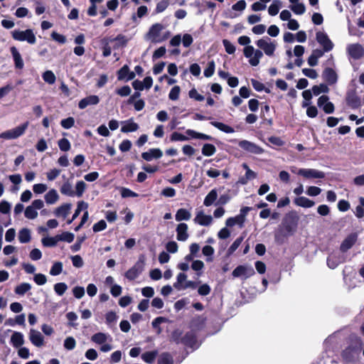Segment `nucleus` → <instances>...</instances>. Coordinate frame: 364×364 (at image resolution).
I'll return each instance as SVG.
<instances>
[{
  "mask_svg": "<svg viewBox=\"0 0 364 364\" xmlns=\"http://www.w3.org/2000/svg\"><path fill=\"white\" fill-rule=\"evenodd\" d=\"M187 281V275L184 273H179L176 277V282L173 284L174 288L178 290H183V286Z\"/></svg>",
  "mask_w": 364,
  "mask_h": 364,
  "instance_id": "obj_32",
  "label": "nucleus"
},
{
  "mask_svg": "<svg viewBox=\"0 0 364 364\" xmlns=\"http://www.w3.org/2000/svg\"><path fill=\"white\" fill-rule=\"evenodd\" d=\"M100 102V98L97 95H90L82 99L79 103L78 107L80 109H83L89 105H97Z\"/></svg>",
  "mask_w": 364,
  "mask_h": 364,
  "instance_id": "obj_17",
  "label": "nucleus"
},
{
  "mask_svg": "<svg viewBox=\"0 0 364 364\" xmlns=\"http://www.w3.org/2000/svg\"><path fill=\"white\" fill-rule=\"evenodd\" d=\"M358 239V235L356 233L350 234L342 242L341 245V250L343 252H346L349 250L356 242Z\"/></svg>",
  "mask_w": 364,
  "mask_h": 364,
  "instance_id": "obj_21",
  "label": "nucleus"
},
{
  "mask_svg": "<svg viewBox=\"0 0 364 364\" xmlns=\"http://www.w3.org/2000/svg\"><path fill=\"white\" fill-rule=\"evenodd\" d=\"M60 149L63 151H68L70 149L71 145L68 139L63 138L58 142Z\"/></svg>",
  "mask_w": 364,
  "mask_h": 364,
  "instance_id": "obj_54",
  "label": "nucleus"
},
{
  "mask_svg": "<svg viewBox=\"0 0 364 364\" xmlns=\"http://www.w3.org/2000/svg\"><path fill=\"white\" fill-rule=\"evenodd\" d=\"M48 189V186L44 183H36L33 186V191L36 194H41L46 192Z\"/></svg>",
  "mask_w": 364,
  "mask_h": 364,
  "instance_id": "obj_60",
  "label": "nucleus"
},
{
  "mask_svg": "<svg viewBox=\"0 0 364 364\" xmlns=\"http://www.w3.org/2000/svg\"><path fill=\"white\" fill-rule=\"evenodd\" d=\"M282 6V2L279 0H274L272 4L269 6L268 13L271 16H275L279 13V9Z\"/></svg>",
  "mask_w": 364,
  "mask_h": 364,
  "instance_id": "obj_38",
  "label": "nucleus"
},
{
  "mask_svg": "<svg viewBox=\"0 0 364 364\" xmlns=\"http://www.w3.org/2000/svg\"><path fill=\"white\" fill-rule=\"evenodd\" d=\"M234 277H243L245 279L249 278L255 274L253 268L250 266L240 265L232 272Z\"/></svg>",
  "mask_w": 364,
  "mask_h": 364,
  "instance_id": "obj_10",
  "label": "nucleus"
},
{
  "mask_svg": "<svg viewBox=\"0 0 364 364\" xmlns=\"http://www.w3.org/2000/svg\"><path fill=\"white\" fill-rule=\"evenodd\" d=\"M91 341L98 345H102L106 342H111L112 341V337L105 333H97L92 336Z\"/></svg>",
  "mask_w": 364,
  "mask_h": 364,
  "instance_id": "obj_20",
  "label": "nucleus"
},
{
  "mask_svg": "<svg viewBox=\"0 0 364 364\" xmlns=\"http://www.w3.org/2000/svg\"><path fill=\"white\" fill-rule=\"evenodd\" d=\"M42 77L46 82L50 85L54 84L56 80V77L51 70H47L44 72L43 73Z\"/></svg>",
  "mask_w": 364,
  "mask_h": 364,
  "instance_id": "obj_45",
  "label": "nucleus"
},
{
  "mask_svg": "<svg viewBox=\"0 0 364 364\" xmlns=\"http://www.w3.org/2000/svg\"><path fill=\"white\" fill-rule=\"evenodd\" d=\"M175 218L178 222L182 220H189L191 218V213L189 210L185 208H180L177 210Z\"/></svg>",
  "mask_w": 364,
  "mask_h": 364,
  "instance_id": "obj_29",
  "label": "nucleus"
},
{
  "mask_svg": "<svg viewBox=\"0 0 364 364\" xmlns=\"http://www.w3.org/2000/svg\"><path fill=\"white\" fill-rule=\"evenodd\" d=\"M60 193L70 197L75 196V191L73 189V184L68 179L64 181L60 187Z\"/></svg>",
  "mask_w": 364,
  "mask_h": 364,
  "instance_id": "obj_26",
  "label": "nucleus"
},
{
  "mask_svg": "<svg viewBox=\"0 0 364 364\" xmlns=\"http://www.w3.org/2000/svg\"><path fill=\"white\" fill-rule=\"evenodd\" d=\"M18 240L21 243H28L31 240V231L28 228H22L18 232Z\"/></svg>",
  "mask_w": 364,
  "mask_h": 364,
  "instance_id": "obj_28",
  "label": "nucleus"
},
{
  "mask_svg": "<svg viewBox=\"0 0 364 364\" xmlns=\"http://www.w3.org/2000/svg\"><path fill=\"white\" fill-rule=\"evenodd\" d=\"M28 338L31 343L36 347H42L44 345V337L42 333L34 329L31 328L29 331Z\"/></svg>",
  "mask_w": 364,
  "mask_h": 364,
  "instance_id": "obj_11",
  "label": "nucleus"
},
{
  "mask_svg": "<svg viewBox=\"0 0 364 364\" xmlns=\"http://www.w3.org/2000/svg\"><path fill=\"white\" fill-rule=\"evenodd\" d=\"M218 198V192L215 188L212 189L205 196L203 204L206 207H209L214 203Z\"/></svg>",
  "mask_w": 364,
  "mask_h": 364,
  "instance_id": "obj_27",
  "label": "nucleus"
},
{
  "mask_svg": "<svg viewBox=\"0 0 364 364\" xmlns=\"http://www.w3.org/2000/svg\"><path fill=\"white\" fill-rule=\"evenodd\" d=\"M75 124V119L73 117H68L66 119H64L61 120L60 124L61 126L65 129H70Z\"/></svg>",
  "mask_w": 364,
  "mask_h": 364,
  "instance_id": "obj_63",
  "label": "nucleus"
},
{
  "mask_svg": "<svg viewBox=\"0 0 364 364\" xmlns=\"http://www.w3.org/2000/svg\"><path fill=\"white\" fill-rule=\"evenodd\" d=\"M10 50L13 56L16 68L22 69L23 68L24 63L20 53L16 47H11Z\"/></svg>",
  "mask_w": 364,
  "mask_h": 364,
  "instance_id": "obj_23",
  "label": "nucleus"
},
{
  "mask_svg": "<svg viewBox=\"0 0 364 364\" xmlns=\"http://www.w3.org/2000/svg\"><path fill=\"white\" fill-rule=\"evenodd\" d=\"M10 342L16 348L21 347L24 343V336L21 332L15 331L11 336Z\"/></svg>",
  "mask_w": 364,
  "mask_h": 364,
  "instance_id": "obj_22",
  "label": "nucleus"
},
{
  "mask_svg": "<svg viewBox=\"0 0 364 364\" xmlns=\"http://www.w3.org/2000/svg\"><path fill=\"white\" fill-rule=\"evenodd\" d=\"M294 203L299 207L310 208L315 205V202L306 197L299 196L294 198Z\"/></svg>",
  "mask_w": 364,
  "mask_h": 364,
  "instance_id": "obj_19",
  "label": "nucleus"
},
{
  "mask_svg": "<svg viewBox=\"0 0 364 364\" xmlns=\"http://www.w3.org/2000/svg\"><path fill=\"white\" fill-rule=\"evenodd\" d=\"M321 193V189L317 186H311L307 187L306 193L309 196L315 197L318 196Z\"/></svg>",
  "mask_w": 364,
  "mask_h": 364,
  "instance_id": "obj_55",
  "label": "nucleus"
},
{
  "mask_svg": "<svg viewBox=\"0 0 364 364\" xmlns=\"http://www.w3.org/2000/svg\"><path fill=\"white\" fill-rule=\"evenodd\" d=\"M158 364H173V358L169 353H163L158 358Z\"/></svg>",
  "mask_w": 364,
  "mask_h": 364,
  "instance_id": "obj_41",
  "label": "nucleus"
},
{
  "mask_svg": "<svg viewBox=\"0 0 364 364\" xmlns=\"http://www.w3.org/2000/svg\"><path fill=\"white\" fill-rule=\"evenodd\" d=\"M245 221L242 218V217H240L239 215H236L235 217H232V218H229L226 220L225 221V225L226 226L228 227H232L234 226L235 225L237 224L239 225L240 227H242L243 226V224H244Z\"/></svg>",
  "mask_w": 364,
  "mask_h": 364,
  "instance_id": "obj_33",
  "label": "nucleus"
},
{
  "mask_svg": "<svg viewBox=\"0 0 364 364\" xmlns=\"http://www.w3.org/2000/svg\"><path fill=\"white\" fill-rule=\"evenodd\" d=\"M31 289V286L28 283H22L18 285L15 289V292L19 295H23L26 292Z\"/></svg>",
  "mask_w": 364,
  "mask_h": 364,
  "instance_id": "obj_48",
  "label": "nucleus"
},
{
  "mask_svg": "<svg viewBox=\"0 0 364 364\" xmlns=\"http://www.w3.org/2000/svg\"><path fill=\"white\" fill-rule=\"evenodd\" d=\"M63 271V263L60 262H55L50 270V274L53 276L59 275Z\"/></svg>",
  "mask_w": 364,
  "mask_h": 364,
  "instance_id": "obj_49",
  "label": "nucleus"
},
{
  "mask_svg": "<svg viewBox=\"0 0 364 364\" xmlns=\"http://www.w3.org/2000/svg\"><path fill=\"white\" fill-rule=\"evenodd\" d=\"M316 39L326 52L331 51L334 47L333 43L323 31L316 32Z\"/></svg>",
  "mask_w": 364,
  "mask_h": 364,
  "instance_id": "obj_7",
  "label": "nucleus"
},
{
  "mask_svg": "<svg viewBox=\"0 0 364 364\" xmlns=\"http://www.w3.org/2000/svg\"><path fill=\"white\" fill-rule=\"evenodd\" d=\"M238 145L243 150L254 154H261L264 152L262 148L247 140L240 141Z\"/></svg>",
  "mask_w": 364,
  "mask_h": 364,
  "instance_id": "obj_9",
  "label": "nucleus"
},
{
  "mask_svg": "<svg viewBox=\"0 0 364 364\" xmlns=\"http://www.w3.org/2000/svg\"><path fill=\"white\" fill-rule=\"evenodd\" d=\"M171 35L169 31L166 30L164 25L160 23L153 24L145 35V39L154 43H162L167 40Z\"/></svg>",
  "mask_w": 364,
  "mask_h": 364,
  "instance_id": "obj_1",
  "label": "nucleus"
},
{
  "mask_svg": "<svg viewBox=\"0 0 364 364\" xmlns=\"http://www.w3.org/2000/svg\"><path fill=\"white\" fill-rule=\"evenodd\" d=\"M213 221V217L205 214L202 210L198 211L194 218V222L202 226H209L212 224Z\"/></svg>",
  "mask_w": 364,
  "mask_h": 364,
  "instance_id": "obj_13",
  "label": "nucleus"
},
{
  "mask_svg": "<svg viewBox=\"0 0 364 364\" xmlns=\"http://www.w3.org/2000/svg\"><path fill=\"white\" fill-rule=\"evenodd\" d=\"M323 76L330 85L334 84L337 81V75L332 68H326L323 73Z\"/></svg>",
  "mask_w": 364,
  "mask_h": 364,
  "instance_id": "obj_25",
  "label": "nucleus"
},
{
  "mask_svg": "<svg viewBox=\"0 0 364 364\" xmlns=\"http://www.w3.org/2000/svg\"><path fill=\"white\" fill-rule=\"evenodd\" d=\"M246 2L245 0H240L236 4L232 5V9L236 11L242 12L246 8Z\"/></svg>",
  "mask_w": 364,
  "mask_h": 364,
  "instance_id": "obj_64",
  "label": "nucleus"
},
{
  "mask_svg": "<svg viewBox=\"0 0 364 364\" xmlns=\"http://www.w3.org/2000/svg\"><path fill=\"white\" fill-rule=\"evenodd\" d=\"M296 174L304 177L306 179L323 178L324 172L315 168H299Z\"/></svg>",
  "mask_w": 364,
  "mask_h": 364,
  "instance_id": "obj_6",
  "label": "nucleus"
},
{
  "mask_svg": "<svg viewBox=\"0 0 364 364\" xmlns=\"http://www.w3.org/2000/svg\"><path fill=\"white\" fill-rule=\"evenodd\" d=\"M143 269L144 262L139 261L125 273V277L129 280H134L139 277V275L142 272Z\"/></svg>",
  "mask_w": 364,
  "mask_h": 364,
  "instance_id": "obj_12",
  "label": "nucleus"
},
{
  "mask_svg": "<svg viewBox=\"0 0 364 364\" xmlns=\"http://www.w3.org/2000/svg\"><path fill=\"white\" fill-rule=\"evenodd\" d=\"M61 171L58 168H52L49 170L48 172H46V178L47 180L49 181H54L56 178L58 177V176L60 174Z\"/></svg>",
  "mask_w": 364,
  "mask_h": 364,
  "instance_id": "obj_52",
  "label": "nucleus"
},
{
  "mask_svg": "<svg viewBox=\"0 0 364 364\" xmlns=\"http://www.w3.org/2000/svg\"><path fill=\"white\" fill-rule=\"evenodd\" d=\"M188 227L187 224L181 223H179L176 229V239L178 241L185 242L188 240L189 235L188 232Z\"/></svg>",
  "mask_w": 364,
  "mask_h": 364,
  "instance_id": "obj_15",
  "label": "nucleus"
},
{
  "mask_svg": "<svg viewBox=\"0 0 364 364\" xmlns=\"http://www.w3.org/2000/svg\"><path fill=\"white\" fill-rule=\"evenodd\" d=\"M12 38L18 41H26L28 44L33 45L36 43V37L32 29L24 31L16 29L11 31Z\"/></svg>",
  "mask_w": 364,
  "mask_h": 364,
  "instance_id": "obj_3",
  "label": "nucleus"
},
{
  "mask_svg": "<svg viewBox=\"0 0 364 364\" xmlns=\"http://www.w3.org/2000/svg\"><path fill=\"white\" fill-rule=\"evenodd\" d=\"M223 44L225 47V51L229 54H232L235 52V46L231 43L228 40L224 39L223 41Z\"/></svg>",
  "mask_w": 364,
  "mask_h": 364,
  "instance_id": "obj_62",
  "label": "nucleus"
},
{
  "mask_svg": "<svg viewBox=\"0 0 364 364\" xmlns=\"http://www.w3.org/2000/svg\"><path fill=\"white\" fill-rule=\"evenodd\" d=\"M205 264L201 260H193L191 264V269L196 272L198 277L202 275L203 269H204Z\"/></svg>",
  "mask_w": 364,
  "mask_h": 364,
  "instance_id": "obj_34",
  "label": "nucleus"
},
{
  "mask_svg": "<svg viewBox=\"0 0 364 364\" xmlns=\"http://www.w3.org/2000/svg\"><path fill=\"white\" fill-rule=\"evenodd\" d=\"M214 249L210 245H205L202 249V252L204 256L207 257L206 260L208 262L213 261L212 255L214 254Z\"/></svg>",
  "mask_w": 364,
  "mask_h": 364,
  "instance_id": "obj_51",
  "label": "nucleus"
},
{
  "mask_svg": "<svg viewBox=\"0 0 364 364\" xmlns=\"http://www.w3.org/2000/svg\"><path fill=\"white\" fill-rule=\"evenodd\" d=\"M28 127V122H26L14 129H11V130L14 132V135L15 136L16 139L21 136L24 134L26 130L27 129Z\"/></svg>",
  "mask_w": 364,
  "mask_h": 364,
  "instance_id": "obj_36",
  "label": "nucleus"
},
{
  "mask_svg": "<svg viewBox=\"0 0 364 364\" xmlns=\"http://www.w3.org/2000/svg\"><path fill=\"white\" fill-rule=\"evenodd\" d=\"M59 199V195L56 190L50 189L46 195H45V200L48 204H54Z\"/></svg>",
  "mask_w": 364,
  "mask_h": 364,
  "instance_id": "obj_30",
  "label": "nucleus"
},
{
  "mask_svg": "<svg viewBox=\"0 0 364 364\" xmlns=\"http://www.w3.org/2000/svg\"><path fill=\"white\" fill-rule=\"evenodd\" d=\"M163 152L160 149H150L149 151L141 154V157L147 161H150L154 159H159L162 156Z\"/></svg>",
  "mask_w": 364,
  "mask_h": 364,
  "instance_id": "obj_18",
  "label": "nucleus"
},
{
  "mask_svg": "<svg viewBox=\"0 0 364 364\" xmlns=\"http://www.w3.org/2000/svg\"><path fill=\"white\" fill-rule=\"evenodd\" d=\"M70 209L71 205L69 203H65L56 208L55 214L58 217L62 216L65 218L69 214Z\"/></svg>",
  "mask_w": 364,
  "mask_h": 364,
  "instance_id": "obj_31",
  "label": "nucleus"
},
{
  "mask_svg": "<svg viewBox=\"0 0 364 364\" xmlns=\"http://www.w3.org/2000/svg\"><path fill=\"white\" fill-rule=\"evenodd\" d=\"M87 207H88V204L87 203H85L84 201L78 202L77 209L75 210V213L73 214L72 218L68 221V223L70 224L74 220H75L78 217L80 212L82 210H87Z\"/></svg>",
  "mask_w": 364,
  "mask_h": 364,
  "instance_id": "obj_35",
  "label": "nucleus"
},
{
  "mask_svg": "<svg viewBox=\"0 0 364 364\" xmlns=\"http://www.w3.org/2000/svg\"><path fill=\"white\" fill-rule=\"evenodd\" d=\"M135 77V74L133 72H129V67L124 65L118 72L119 80H132Z\"/></svg>",
  "mask_w": 364,
  "mask_h": 364,
  "instance_id": "obj_24",
  "label": "nucleus"
},
{
  "mask_svg": "<svg viewBox=\"0 0 364 364\" xmlns=\"http://www.w3.org/2000/svg\"><path fill=\"white\" fill-rule=\"evenodd\" d=\"M58 240L59 241H65L68 243L72 242L74 240L75 235L74 234L69 232H63L60 235H58Z\"/></svg>",
  "mask_w": 364,
  "mask_h": 364,
  "instance_id": "obj_47",
  "label": "nucleus"
},
{
  "mask_svg": "<svg viewBox=\"0 0 364 364\" xmlns=\"http://www.w3.org/2000/svg\"><path fill=\"white\" fill-rule=\"evenodd\" d=\"M53 289H54L55 292L58 295L62 296L64 294V293L68 289V285L64 282H60V283L55 284L54 285Z\"/></svg>",
  "mask_w": 364,
  "mask_h": 364,
  "instance_id": "obj_50",
  "label": "nucleus"
},
{
  "mask_svg": "<svg viewBox=\"0 0 364 364\" xmlns=\"http://www.w3.org/2000/svg\"><path fill=\"white\" fill-rule=\"evenodd\" d=\"M312 92L314 95L318 96L321 93H327L329 91L328 87L325 84H320L319 85H314L312 87Z\"/></svg>",
  "mask_w": 364,
  "mask_h": 364,
  "instance_id": "obj_43",
  "label": "nucleus"
},
{
  "mask_svg": "<svg viewBox=\"0 0 364 364\" xmlns=\"http://www.w3.org/2000/svg\"><path fill=\"white\" fill-rule=\"evenodd\" d=\"M121 132L123 133L136 132L139 129V125L134 122L132 118L121 122Z\"/></svg>",
  "mask_w": 364,
  "mask_h": 364,
  "instance_id": "obj_16",
  "label": "nucleus"
},
{
  "mask_svg": "<svg viewBox=\"0 0 364 364\" xmlns=\"http://www.w3.org/2000/svg\"><path fill=\"white\" fill-rule=\"evenodd\" d=\"M289 8L294 14L297 15H301L304 14L306 11L305 6L304 5V4L300 2L291 4Z\"/></svg>",
  "mask_w": 364,
  "mask_h": 364,
  "instance_id": "obj_42",
  "label": "nucleus"
},
{
  "mask_svg": "<svg viewBox=\"0 0 364 364\" xmlns=\"http://www.w3.org/2000/svg\"><path fill=\"white\" fill-rule=\"evenodd\" d=\"M158 355L156 350L145 352L141 355V359L146 363H151Z\"/></svg>",
  "mask_w": 364,
  "mask_h": 364,
  "instance_id": "obj_37",
  "label": "nucleus"
},
{
  "mask_svg": "<svg viewBox=\"0 0 364 364\" xmlns=\"http://www.w3.org/2000/svg\"><path fill=\"white\" fill-rule=\"evenodd\" d=\"M215 151V146L211 144H205L202 148V154L205 156H213Z\"/></svg>",
  "mask_w": 364,
  "mask_h": 364,
  "instance_id": "obj_44",
  "label": "nucleus"
},
{
  "mask_svg": "<svg viewBox=\"0 0 364 364\" xmlns=\"http://www.w3.org/2000/svg\"><path fill=\"white\" fill-rule=\"evenodd\" d=\"M58 242L57 235L55 237H46L41 240V242L45 247H54Z\"/></svg>",
  "mask_w": 364,
  "mask_h": 364,
  "instance_id": "obj_46",
  "label": "nucleus"
},
{
  "mask_svg": "<svg viewBox=\"0 0 364 364\" xmlns=\"http://www.w3.org/2000/svg\"><path fill=\"white\" fill-rule=\"evenodd\" d=\"M185 343L193 348H197L199 346V343L192 336V335H187L185 338Z\"/></svg>",
  "mask_w": 364,
  "mask_h": 364,
  "instance_id": "obj_57",
  "label": "nucleus"
},
{
  "mask_svg": "<svg viewBox=\"0 0 364 364\" xmlns=\"http://www.w3.org/2000/svg\"><path fill=\"white\" fill-rule=\"evenodd\" d=\"M243 240L242 237L237 238L228 249L229 255H232L241 245Z\"/></svg>",
  "mask_w": 364,
  "mask_h": 364,
  "instance_id": "obj_61",
  "label": "nucleus"
},
{
  "mask_svg": "<svg viewBox=\"0 0 364 364\" xmlns=\"http://www.w3.org/2000/svg\"><path fill=\"white\" fill-rule=\"evenodd\" d=\"M44 203L41 199L34 200L31 204L26 207L24 215L29 220H33L38 217V210L43 208Z\"/></svg>",
  "mask_w": 364,
  "mask_h": 364,
  "instance_id": "obj_5",
  "label": "nucleus"
},
{
  "mask_svg": "<svg viewBox=\"0 0 364 364\" xmlns=\"http://www.w3.org/2000/svg\"><path fill=\"white\" fill-rule=\"evenodd\" d=\"M244 55L249 58V63L252 66L259 65L260 59L263 57L264 52L261 49H255L252 46H247L243 50Z\"/></svg>",
  "mask_w": 364,
  "mask_h": 364,
  "instance_id": "obj_4",
  "label": "nucleus"
},
{
  "mask_svg": "<svg viewBox=\"0 0 364 364\" xmlns=\"http://www.w3.org/2000/svg\"><path fill=\"white\" fill-rule=\"evenodd\" d=\"M75 346H76V341L73 337H71V336L68 337L64 341V347L67 350H73L75 348Z\"/></svg>",
  "mask_w": 364,
  "mask_h": 364,
  "instance_id": "obj_58",
  "label": "nucleus"
},
{
  "mask_svg": "<svg viewBox=\"0 0 364 364\" xmlns=\"http://www.w3.org/2000/svg\"><path fill=\"white\" fill-rule=\"evenodd\" d=\"M344 257L340 252L331 254L327 258V264L329 268L335 269L339 264L343 262Z\"/></svg>",
  "mask_w": 364,
  "mask_h": 364,
  "instance_id": "obj_14",
  "label": "nucleus"
},
{
  "mask_svg": "<svg viewBox=\"0 0 364 364\" xmlns=\"http://www.w3.org/2000/svg\"><path fill=\"white\" fill-rule=\"evenodd\" d=\"M256 46L261 49L264 53L269 57L274 55L277 47V43L274 40L265 36L256 41Z\"/></svg>",
  "mask_w": 364,
  "mask_h": 364,
  "instance_id": "obj_2",
  "label": "nucleus"
},
{
  "mask_svg": "<svg viewBox=\"0 0 364 364\" xmlns=\"http://www.w3.org/2000/svg\"><path fill=\"white\" fill-rule=\"evenodd\" d=\"M87 188V184L83 181H78L75 184V196L81 197Z\"/></svg>",
  "mask_w": 364,
  "mask_h": 364,
  "instance_id": "obj_40",
  "label": "nucleus"
},
{
  "mask_svg": "<svg viewBox=\"0 0 364 364\" xmlns=\"http://www.w3.org/2000/svg\"><path fill=\"white\" fill-rule=\"evenodd\" d=\"M210 124L213 127L218 128L220 131L225 132V133H233L235 132L233 128H232L231 127H230L227 124H225L222 122H211Z\"/></svg>",
  "mask_w": 364,
  "mask_h": 364,
  "instance_id": "obj_39",
  "label": "nucleus"
},
{
  "mask_svg": "<svg viewBox=\"0 0 364 364\" xmlns=\"http://www.w3.org/2000/svg\"><path fill=\"white\" fill-rule=\"evenodd\" d=\"M170 140L171 141H185L188 140V137L181 133L174 132L171 134Z\"/></svg>",
  "mask_w": 364,
  "mask_h": 364,
  "instance_id": "obj_53",
  "label": "nucleus"
},
{
  "mask_svg": "<svg viewBox=\"0 0 364 364\" xmlns=\"http://www.w3.org/2000/svg\"><path fill=\"white\" fill-rule=\"evenodd\" d=\"M215 68V62L213 60L210 61L208 63L207 68L204 70V75L206 77H211L214 74Z\"/></svg>",
  "mask_w": 364,
  "mask_h": 364,
  "instance_id": "obj_56",
  "label": "nucleus"
},
{
  "mask_svg": "<svg viewBox=\"0 0 364 364\" xmlns=\"http://www.w3.org/2000/svg\"><path fill=\"white\" fill-rule=\"evenodd\" d=\"M348 55L355 59L358 60L364 55V49L359 43H352L347 46L346 48Z\"/></svg>",
  "mask_w": 364,
  "mask_h": 364,
  "instance_id": "obj_8",
  "label": "nucleus"
},
{
  "mask_svg": "<svg viewBox=\"0 0 364 364\" xmlns=\"http://www.w3.org/2000/svg\"><path fill=\"white\" fill-rule=\"evenodd\" d=\"M180 92H181L180 87L178 85L174 86L173 87H172V89L171 90V91L168 94L169 99L171 100H177L179 97Z\"/></svg>",
  "mask_w": 364,
  "mask_h": 364,
  "instance_id": "obj_59",
  "label": "nucleus"
}]
</instances>
